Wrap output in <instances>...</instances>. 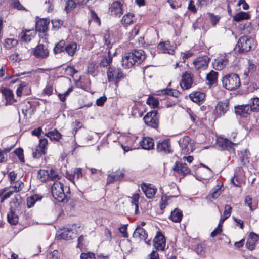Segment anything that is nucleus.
Returning a JSON list of instances; mask_svg holds the SVG:
<instances>
[{"label":"nucleus","mask_w":259,"mask_h":259,"mask_svg":"<svg viewBox=\"0 0 259 259\" xmlns=\"http://www.w3.org/2000/svg\"><path fill=\"white\" fill-rule=\"evenodd\" d=\"M223 87L229 91L237 89L241 85L239 76L235 73H229L222 77Z\"/></svg>","instance_id":"obj_1"},{"label":"nucleus","mask_w":259,"mask_h":259,"mask_svg":"<svg viewBox=\"0 0 259 259\" xmlns=\"http://www.w3.org/2000/svg\"><path fill=\"white\" fill-rule=\"evenodd\" d=\"M107 100V97L105 96H101L97 99L96 103L98 106H103Z\"/></svg>","instance_id":"obj_57"},{"label":"nucleus","mask_w":259,"mask_h":259,"mask_svg":"<svg viewBox=\"0 0 259 259\" xmlns=\"http://www.w3.org/2000/svg\"><path fill=\"white\" fill-rule=\"evenodd\" d=\"M33 54L37 58L44 59L47 58L49 55L48 46L42 44H39L34 49Z\"/></svg>","instance_id":"obj_8"},{"label":"nucleus","mask_w":259,"mask_h":259,"mask_svg":"<svg viewBox=\"0 0 259 259\" xmlns=\"http://www.w3.org/2000/svg\"><path fill=\"white\" fill-rule=\"evenodd\" d=\"M245 203L250 208V209L251 211L254 210L256 208V205L253 203L252 197L249 195L246 196Z\"/></svg>","instance_id":"obj_47"},{"label":"nucleus","mask_w":259,"mask_h":259,"mask_svg":"<svg viewBox=\"0 0 259 259\" xmlns=\"http://www.w3.org/2000/svg\"><path fill=\"white\" fill-rule=\"evenodd\" d=\"M146 102L148 105L152 106L153 108H156L159 105L158 100L153 97H149Z\"/></svg>","instance_id":"obj_48"},{"label":"nucleus","mask_w":259,"mask_h":259,"mask_svg":"<svg viewBox=\"0 0 259 259\" xmlns=\"http://www.w3.org/2000/svg\"><path fill=\"white\" fill-rule=\"evenodd\" d=\"M75 235L76 234L68 228L64 229V231L60 235L61 238L66 240H69L74 238L75 237Z\"/></svg>","instance_id":"obj_34"},{"label":"nucleus","mask_w":259,"mask_h":259,"mask_svg":"<svg viewBox=\"0 0 259 259\" xmlns=\"http://www.w3.org/2000/svg\"><path fill=\"white\" fill-rule=\"evenodd\" d=\"M205 97V94L201 92H195L189 95V97L192 101L197 103H199L202 102Z\"/></svg>","instance_id":"obj_29"},{"label":"nucleus","mask_w":259,"mask_h":259,"mask_svg":"<svg viewBox=\"0 0 259 259\" xmlns=\"http://www.w3.org/2000/svg\"><path fill=\"white\" fill-rule=\"evenodd\" d=\"M24 183L21 181H17L16 182L14 188L16 192H19L24 187Z\"/></svg>","instance_id":"obj_58"},{"label":"nucleus","mask_w":259,"mask_h":259,"mask_svg":"<svg viewBox=\"0 0 259 259\" xmlns=\"http://www.w3.org/2000/svg\"><path fill=\"white\" fill-rule=\"evenodd\" d=\"M17 44V40L13 38H7L5 39L4 47L6 49H9L12 47L16 46Z\"/></svg>","instance_id":"obj_44"},{"label":"nucleus","mask_w":259,"mask_h":259,"mask_svg":"<svg viewBox=\"0 0 259 259\" xmlns=\"http://www.w3.org/2000/svg\"><path fill=\"white\" fill-rule=\"evenodd\" d=\"M218 73L213 70H211L206 75V79L209 81V84L212 85L217 82Z\"/></svg>","instance_id":"obj_36"},{"label":"nucleus","mask_w":259,"mask_h":259,"mask_svg":"<svg viewBox=\"0 0 259 259\" xmlns=\"http://www.w3.org/2000/svg\"><path fill=\"white\" fill-rule=\"evenodd\" d=\"M107 74L109 82L115 81L117 86L118 80L123 77V73L121 69L113 66L108 68Z\"/></svg>","instance_id":"obj_5"},{"label":"nucleus","mask_w":259,"mask_h":259,"mask_svg":"<svg viewBox=\"0 0 259 259\" xmlns=\"http://www.w3.org/2000/svg\"><path fill=\"white\" fill-rule=\"evenodd\" d=\"M179 143L181 148V151L183 154H188L190 153L191 151L189 148L190 145H189L188 138L180 140Z\"/></svg>","instance_id":"obj_28"},{"label":"nucleus","mask_w":259,"mask_h":259,"mask_svg":"<svg viewBox=\"0 0 259 259\" xmlns=\"http://www.w3.org/2000/svg\"><path fill=\"white\" fill-rule=\"evenodd\" d=\"M228 60L225 56H221L214 59L213 63V68L215 70H221L228 64Z\"/></svg>","instance_id":"obj_16"},{"label":"nucleus","mask_w":259,"mask_h":259,"mask_svg":"<svg viewBox=\"0 0 259 259\" xmlns=\"http://www.w3.org/2000/svg\"><path fill=\"white\" fill-rule=\"evenodd\" d=\"M0 99L6 100L5 105L12 104L16 101L14 99L13 93L10 89L3 91L2 94H0Z\"/></svg>","instance_id":"obj_13"},{"label":"nucleus","mask_w":259,"mask_h":259,"mask_svg":"<svg viewBox=\"0 0 259 259\" xmlns=\"http://www.w3.org/2000/svg\"><path fill=\"white\" fill-rule=\"evenodd\" d=\"M229 109V102L226 100L224 101L219 102L215 107L216 117L219 118L224 116Z\"/></svg>","instance_id":"obj_9"},{"label":"nucleus","mask_w":259,"mask_h":259,"mask_svg":"<svg viewBox=\"0 0 259 259\" xmlns=\"http://www.w3.org/2000/svg\"><path fill=\"white\" fill-rule=\"evenodd\" d=\"M158 48L164 53H167L169 54H172L174 52V49L171 48L169 41L160 42L158 45Z\"/></svg>","instance_id":"obj_27"},{"label":"nucleus","mask_w":259,"mask_h":259,"mask_svg":"<svg viewBox=\"0 0 259 259\" xmlns=\"http://www.w3.org/2000/svg\"><path fill=\"white\" fill-rule=\"evenodd\" d=\"M49 22L47 20L41 19L36 22L35 29L39 32H45L48 30Z\"/></svg>","instance_id":"obj_24"},{"label":"nucleus","mask_w":259,"mask_h":259,"mask_svg":"<svg viewBox=\"0 0 259 259\" xmlns=\"http://www.w3.org/2000/svg\"><path fill=\"white\" fill-rule=\"evenodd\" d=\"M90 13H91V17L92 19V20L94 21V22L98 24L99 26L101 25V20L98 17L97 13L95 12L93 10H90Z\"/></svg>","instance_id":"obj_49"},{"label":"nucleus","mask_w":259,"mask_h":259,"mask_svg":"<svg viewBox=\"0 0 259 259\" xmlns=\"http://www.w3.org/2000/svg\"><path fill=\"white\" fill-rule=\"evenodd\" d=\"M10 6L18 10L27 11V10L21 5L19 0H10Z\"/></svg>","instance_id":"obj_42"},{"label":"nucleus","mask_w":259,"mask_h":259,"mask_svg":"<svg viewBox=\"0 0 259 259\" xmlns=\"http://www.w3.org/2000/svg\"><path fill=\"white\" fill-rule=\"evenodd\" d=\"M249 105L252 112H258L259 111V98L257 97L251 99Z\"/></svg>","instance_id":"obj_40"},{"label":"nucleus","mask_w":259,"mask_h":259,"mask_svg":"<svg viewBox=\"0 0 259 259\" xmlns=\"http://www.w3.org/2000/svg\"><path fill=\"white\" fill-rule=\"evenodd\" d=\"M61 254L57 250H54L48 255L49 259H60Z\"/></svg>","instance_id":"obj_55"},{"label":"nucleus","mask_w":259,"mask_h":259,"mask_svg":"<svg viewBox=\"0 0 259 259\" xmlns=\"http://www.w3.org/2000/svg\"><path fill=\"white\" fill-rule=\"evenodd\" d=\"M193 75L190 73L185 72L182 76L180 85L183 90H187L192 87Z\"/></svg>","instance_id":"obj_12"},{"label":"nucleus","mask_w":259,"mask_h":259,"mask_svg":"<svg viewBox=\"0 0 259 259\" xmlns=\"http://www.w3.org/2000/svg\"><path fill=\"white\" fill-rule=\"evenodd\" d=\"M249 104L242 105L235 107V113L242 117H246L247 115L251 113Z\"/></svg>","instance_id":"obj_17"},{"label":"nucleus","mask_w":259,"mask_h":259,"mask_svg":"<svg viewBox=\"0 0 259 259\" xmlns=\"http://www.w3.org/2000/svg\"><path fill=\"white\" fill-rule=\"evenodd\" d=\"M46 136L49 137L51 140L58 141L61 138V135L56 129L52 131L48 132L46 134Z\"/></svg>","instance_id":"obj_38"},{"label":"nucleus","mask_w":259,"mask_h":259,"mask_svg":"<svg viewBox=\"0 0 259 259\" xmlns=\"http://www.w3.org/2000/svg\"><path fill=\"white\" fill-rule=\"evenodd\" d=\"M134 16L133 13H128L125 14L121 19V23L126 26L130 25L133 23V18Z\"/></svg>","instance_id":"obj_37"},{"label":"nucleus","mask_w":259,"mask_h":259,"mask_svg":"<svg viewBox=\"0 0 259 259\" xmlns=\"http://www.w3.org/2000/svg\"><path fill=\"white\" fill-rule=\"evenodd\" d=\"M221 186L219 185H217L211 190L209 196L213 199L217 198L221 194Z\"/></svg>","instance_id":"obj_41"},{"label":"nucleus","mask_w":259,"mask_h":259,"mask_svg":"<svg viewBox=\"0 0 259 259\" xmlns=\"http://www.w3.org/2000/svg\"><path fill=\"white\" fill-rule=\"evenodd\" d=\"M60 177L58 173L54 169H51L49 172V180H56L60 179Z\"/></svg>","instance_id":"obj_50"},{"label":"nucleus","mask_w":259,"mask_h":259,"mask_svg":"<svg viewBox=\"0 0 259 259\" xmlns=\"http://www.w3.org/2000/svg\"><path fill=\"white\" fill-rule=\"evenodd\" d=\"M76 7V3L73 0H68L66 3L65 10L67 12L75 8Z\"/></svg>","instance_id":"obj_53"},{"label":"nucleus","mask_w":259,"mask_h":259,"mask_svg":"<svg viewBox=\"0 0 259 259\" xmlns=\"http://www.w3.org/2000/svg\"><path fill=\"white\" fill-rule=\"evenodd\" d=\"M172 169L174 171L179 174H182L184 176H185L190 172V169L187 166V164L179 162H175Z\"/></svg>","instance_id":"obj_20"},{"label":"nucleus","mask_w":259,"mask_h":259,"mask_svg":"<svg viewBox=\"0 0 259 259\" xmlns=\"http://www.w3.org/2000/svg\"><path fill=\"white\" fill-rule=\"evenodd\" d=\"M15 212L16 209L11 206L10 211L7 214L8 221L11 225H16L18 222V217Z\"/></svg>","instance_id":"obj_23"},{"label":"nucleus","mask_w":259,"mask_h":259,"mask_svg":"<svg viewBox=\"0 0 259 259\" xmlns=\"http://www.w3.org/2000/svg\"><path fill=\"white\" fill-rule=\"evenodd\" d=\"M64 49L68 55L73 56L77 50V44L74 42L69 43L66 45Z\"/></svg>","instance_id":"obj_32"},{"label":"nucleus","mask_w":259,"mask_h":259,"mask_svg":"<svg viewBox=\"0 0 259 259\" xmlns=\"http://www.w3.org/2000/svg\"><path fill=\"white\" fill-rule=\"evenodd\" d=\"M188 9L194 13H195L197 12V9L194 4V1L190 0L189 1Z\"/></svg>","instance_id":"obj_62"},{"label":"nucleus","mask_w":259,"mask_h":259,"mask_svg":"<svg viewBox=\"0 0 259 259\" xmlns=\"http://www.w3.org/2000/svg\"><path fill=\"white\" fill-rule=\"evenodd\" d=\"M140 145L144 149L150 150L153 148L154 144L153 139L145 137L140 142Z\"/></svg>","instance_id":"obj_25"},{"label":"nucleus","mask_w":259,"mask_h":259,"mask_svg":"<svg viewBox=\"0 0 259 259\" xmlns=\"http://www.w3.org/2000/svg\"><path fill=\"white\" fill-rule=\"evenodd\" d=\"M252 41L251 38H248L246 36L240 37L235 47V50L239 53L248 52L251 48Z\"/></svg>","instance_id":"obj_4"},{"label":"nucleus","mask_w":259,"mask_h":259,"mask_svg":"<svg viewBox=\"0 0 259 259\" xmlns=\"http://www.w3.org/2000/svg\"><path fill=\"white\" fill-rule=\"evenodd\" d=\"M38 177L41 182H46L49 180V171L45 170H39L38 171Z\"/></svg>","instance_id":"obj_45"},{"label":"nucleus","mask_w":259,"mask_h":259,"mask_svg":"<svg viewBox=\"0 0 259 259\" xmlns=\"http://www.w3.org/2000/svg\"><path fill=\"white\" fill-rule=\"evenodd\" d=\"M218 145L222 147V149L227 150H230L232 148L233 146L236 145L235 143H234L229 140L227 138H221L218 141Z\"/></svg>","instance_id":"obj_22"},{"label":"nucleus","mask_w":259,"mask_h":259,"mask_svg":"<svg viewBox=\"0 0 259 259\" xmlns=\"http://www.w3.org/2000/svg\"><path fill=\"white\" fill-rule=\"evenodd\" d=\"M19 37L21 40L26 42H30L32 39L34 37V36L32 35L31 31L25 30L22 31L19 34Z\"/></svg>","instance_id":"obj_33"},{"label":"nucleus","mask_w":259,"mask_h":259,"mask_svg":"<svg viewBox=\"0 0 259 259\" xmlns=\"http://www.w3.org/2000/svg\"><path fill=\"white\" fill-rule=\"evenodd\" d=\"M73 174L75 176V178L79 179L80 178L82 177V169L80 168H76L74 169Z\"/></svg>","instance_id":"obj_64"},{"label":"nucleus","mask_w":259,"mask_h":259,"mask_svg":"<svg viewBox=\"0 0 259 259\" xmlns=\"http://www.w3.org/2000/svg\"><path fill=\"white\" fill-rule=\"evenodd\" d=\"M156 149L159 152L171 153L169 140L167 139L161 142H158L156 146Z\"/></svg>","instance_id":"obj_19"},{"label":"nucleus","mask_w":259,"mask_h":259,"mask_svg":"<svg viewBox=\"0 0 259 259\" xmlns=\"http://www.w3.org/2000/svg\"><path fill=\"white\" fill-rule=\"evenodd\" d=\"M246 248L249 250H253L255 248V243L247 239L246 243L245 244Z\"/></svg>","instance_id":"obj_56"},{"label":"nucleus","mask_w":259,"mask_h":259,"mask_svg":"<svg viewBox=\"0 0 259 259\" xmlns=\"http://www.w3.org/2000/svg\"><path fill=\"white\" fill-rule=\"evenodd\" d=\"M159 115L157 111L148 112L143 117L145 123L149 126L157 128L159 125Z\"/></svg>","instance_id":"obj_3"},{"label":"nucleus","mask_w":259,"mask_h":259,"mask_svg":"<svg viewBox=\"0 0 259 259\" xmlns=\"http://www.w3.org/2000/svg\"><path fill=\"white\" fill-rule=\"evenodd\" d=\"M133 56V53L131 52L125 54L122 58V65L125 68H131L136 63V60Z\"/></svg>","instance_id":"obj_18"},{"label":"nucleus","mask_w":259,"mask_h":259,"mask_svg":"<svg viewBox=\"0 0 259 259\" xmlns=\"http://www.w3.org/2000/svg\"><path fill=\"white\" fill-rule=\"evenodd\" d=\"M65 46V41L64 40H61L58 43L56 44L53 49L54 53L58 54L64 51Z\"/></svg>","instance_id":"obj_39"},{"label":"nucleus","mask_w":259,"mask_h":259,"mask_svg":"<svg viewBox=\"0 0 259 259\" xmlns=\"http://www.w3.org/2000/svg\"><path fill=\"white\" fill-rule=\"evenodd\" d=\"M166 245V239L160 231H158L153 239V246L156 250L163 251Z\"/></svg>","instance_id":"obj_7"},{"label":"nucleus","mask_w":259,"mask_h":259,"mask_svg":"<svg viewBox=\"0 0 259 259\" xmlns=\"http://www.w3.org/2000/svg\"><path fill=\"white\" fill-rule=\"evenodd\" d=\"M177 196H162L160 203V207L161 210H163L167 205V200L171 197H176Z\"/></svg>","instance_id":"obj_46"},{"label":"nucleus","mask_w":259,"mask_h":259,"mask_svg":"<svg viewBox=\"0 0 259 259\" xmlns=\"http://www.w3.org/2000/svg\"><path fill=\"white\" fill-rule=\"evenodd\" d=\"M80 259H95V255L94 253L91 252L81 253L80 254Z\"/></svg>","instance_id":"obj_54"},{"label":"nucleus","mask_w":259,"mask_h":259,"mask_svg":"<svg viewBox=\"0 0 259 259\" xmlns=\"http://www.w3.org/2000/svg\"><path fill=\"white\" fill-rule=\"evenodd\" d=\"M48 144V140L46 138L39 140V143L36 147L35 151L32 153L33 157L34 158H39L42 155L46 153L47 145Z\"/></svg>","instance_id":"obj_10"},{"label":"nucleus","mask_w":259,"mask_h":259,"mask_svg":"<svg viewBox=\"0 0 259 259\" xmlns=\"http://www.w3.org/2000/svg\"><path fill=\"white\" fill-rule=\"evenodd\" d=\"M36 197V196H32L28 198L27 200V206L28 208H30L34 205L36 200L35 199Z\"/></svg>","instance_id":"obj_61"},{"label":"nucleus","mask_w":259,"mask_h":259,"mask_svg":"<svg viewBox=\"0 0 259 259\" xmlns=\"http://www.w3.org/2000/svg\"><path fill=\"white\" fill-rule=\"evenodd\" d=\"M250 17L249 14L247 12H240L233 16V20L236 22H241L244 20L249 19Z\"/></svg>","instance_id":"obj_31"},{"label":"nucleus","mask_w":259,"mask_h":259,"mask_svg":"<svg viewBox=\"0 0 259 259\" xmlns=\"http://www.w3.org/2000/svg\"><path fill=\"white\" fill-rule=\"evenodd\" d=\"M182 212L178 208H175L171 212L169 218L174 222H180L182 218Z\"/></svg>","instance_id":"obj_30"},{"label":"nucleus","mask_w":259,"mask_h":259,"mask_svg":"<svg viewBox=\"0 0 259 259\" xmlns=\"http://www.w3.org/2000/svg\"><path fill=\"white\" fill-rule=\"evenodd\" d=\"M112 61V54L110 51L108 52V55L105 56L102 58L100 62V66L103 67H106L108 66Z\"/></svg>","instance_id":"obj_35"},{"label":"nucleus","mask_w":259,"mask_h":259,"mask_svg":"<svg viewBox=\"0 0 259 259\" xmlns=\"http://www.w3.org/2000/svg\"><path fill=\"white\" fill-rule=\"evenodd\" d=\"M15 153L18 156V157L21 162H24V156L23 154V150L21 148H19L15 150Z\"/></svg>","instance_id":"obj_51"},{"label":"nucleus","mask_w":259,"mask_h":259,"mask_svg":"<svg viewBox=\"0 0 259 259\" xmlns=\"http://www.w3.org/2000/svg\"><path fill=\"white\" fill-rule=\"evenodd\" d=\"M248 153L249 152L247 150L241 152L240 159L243 165H244L246 163L249 162Z\"/></svg>","instance_id":"obj_43"},{"label":"nucleus","mask_w":259,"mask_h":259,"mask_svg":"<svg viewBox=\"0 0 259 259\" xmlns=\"http://www.w3.org/2000/svg\"><path fill=\"white\" fill-rule=\"evenodd\" d=\"M74 124V123H73ZM82 126V124L79 121H75L74 125V127L72 131V133L75 136L78 130L81 128Z\"/></svg>","instance_id":"obj_59"},{"label":"nucleus","mask_w":259,"mask_h":259,"mask_svg":"<svg viewBox=\"0 0 259 259\" xmlns=\"http://www.w3.org/2000/svg\"><path fill=\"white\" fill-rule=\"evenodd\" d=\"M123 4L119 1L113 2L109 7V13L114 17H120L123 14Z\"/></svg>","instance_id":"obj_11"},{"label":"nucleus","mask_w":259,"mask_h":259,"mask_svg":"<svg viewBox=\"0 0 259 259\" xmlns=\"http://www.w3.org/2000/svg\"><path fill=\"white\" fill-rule=\"evenodd\" d=\"M133 236L136 238L146 240L148 237V234L145 230L143 228L138 226L133 233Z\"/></svg>","instance_id":"obj_21"},{"label":"nucleus","mask_w":259,"mask_h":259,"mask_svg":"<svg viewBox=\"0 0 259 259\" xmlns=\"http://www.w3.org/2000/svg\"><path fill=\"white\" fill-rule=\"evenodd\" d=\"M210 60L206 55L199 56L194 60L193 64L196 70H205L207 68Z\"/></svg>","instance_id":"obj_6"},{"label":"nucleus","mask_w":259,"mask_h":259,"mask_svg":"<svg viewBox=\"0 0 259 259\" xmlns=\"http://www.w3.org/2000/svg\"><path fill=\"white\" fill-rule=\"evenodd\" d=\"M51 192L54 198L58 202H63L65 199L68 201L67 195L65 193L63 183L60 182L54 183L51 188Z\"/></svg>","instance_id":"obj_2"},{"label":"nucleus","mask_w":259,"mask_h":259,"mask_svg":"<svg viewBox=\"0 0 259 259\" xmlns=\"http://www.w3.org/2000/svg\"><path fill=\"white\" fill-rule=\"evenodd\" d=\"M133 53L134 57L136 62L138 64H140L142 63L146 58L145 52L143 50H133L131 52Z\"/></svg>","instance_id":"obj_26"},{"label":"nucleus","mask_w":259,"mask_h":259,"mask_svg":"<svg viewBox=\"0 0 259 259\" xmlns=\"http://www.w3.org/2000/svg\"><path fill=\"white\" fill-rule=\"evenodd\" d=\"M141 189L147 198L149 199L152 198L157 191V188L150 184L146 185L143 183L141 186Z\"/></svg>","instance_id":"obj_14"},{"label":"nucleus","mask_w":259,"mask_h":259,"mask_svg":"<svg viewBox=\"0 0 259 259\" xmlns=\"http://www.w3.org/2000/svg\"><path fill=\"white\" fill-rule=\"evenodd\" d=\"M120 232L122 234L123 237L127 238L128 233L127 232V225H124L119 228Z\"/></svg>","instance_id":"obj_63"},{"label":"nucleus","mask_w":259,"mask_h":259,"mask_svg":"<svg viewBox=\"0 0 259 259\" xmlns=\"http://www.w3.org/2000/svg\"><path fill=\"white\" fill-rule=\"evenodd\" d=\"M124 176V172L123 170L118 169L115 172H112L111 174L108 175L106 184L108 185L115 181H120Z\"/></svg>","instance_id":"obj_15"},{"label":"nucleus","mask_w":259,"mask_h":259,"mask_svg":"<svg viewBox=\"0 0 259 259\" xmlns=\"http://www.w3.org/2000/svg\"><path fill=\"white\" fill-rule=\"evenodd\" d=\"M248 239L256 243V242L259 240V235L254 232H251L249 235Z\"/></svg>","instance_id":"obj_60"},{"label":"nucleus","mask_w":259,"mask_h":259,"mask_svg":"<svg viewBox=\"0 0 259 259\" xmlns=\"http://www.w3.org/2000/svg\"><path fill=\"white\" fill-rule=\"evenodd\" d=\"M65 73L67 75L73 77L77 72V71L72 66H68L65 69Z\"/></svg>","instance_id":"obj_52"}]
</instances>
